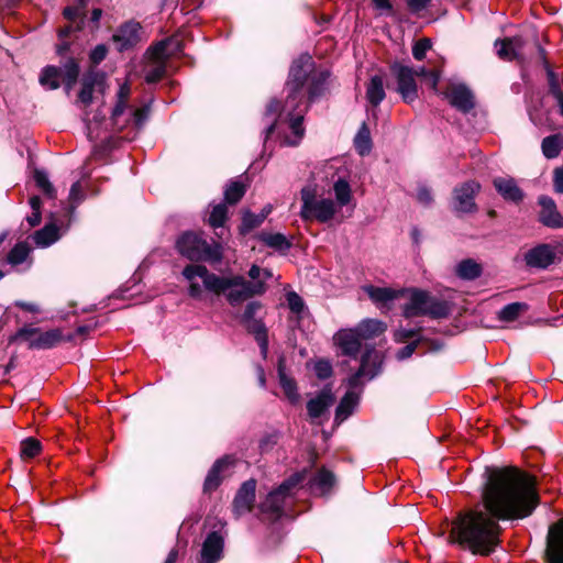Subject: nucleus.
I'll list each match as a JSON object with an SVG mask.
<instances>
[{
	"label": "nucleus",
	"mask_w": 563,
	"mask_h": 563,
	"mask_svg": "<svg viewBox=\"0 0 563 563\" xmlns=\"http://www.w3.org/2000/svg\"><path fill=\"white\" fill-rule=\"evenodd\" d=\"M527 309V306L521 302H514L505 306L499 312V319L503 321H514L522 311Z\"/></svg>",
	"instance_id": "nucleus-43"
},
{
	"label": "nucleus",
	"mask_w": 563,
	"mask_h": 563,
	"mask_svg": "<svg viewBox=\"0 0 563 563\" xmlns=\"http://www.w3.org/2000/svg\"><path fill=\"white\" fill-rule=\"evenodd\" d=\"M417 198L423 205H429L432 200L429 189H427L424 187H422L418 190Z\"/></svg>",
	"instance_id": "nucleus-62"
},
{
	"label": "nucleus",
	"mask_w": 563,
	"mask_h": 563,
	"mask_svg": "<svg viewBox=\"0 0 563 563\" xmlns=\"http://www.w3.org/2000/svg\"><path fill=\"white\" fill-rule=\"evenodd\" d=\"M42 445L38 440L27 438L21 442L20 453L22 459H33L41 452Z\"/></svg>",
	"instance_id": "nucleus-39"
},
{
	"label": "nucleus",
	"mask_w": 563,
	"mask_h": 563,
	"mask_svg": "<svg viewBox=\"0 0 563 563\" xmlns=\"http://www.w3.org/2000/svg\"><path fill=\"white\" fill-rule=\"evenodd\" d=\"M385 330L386 324L384 322L376 319H365L355 328L339 330L333 340L344 355L355 357L364 341L380 335Z\"/></svg>",
	"instance_id": "nucleus-5"
},
{
	"label": "nucleus",
	"mask_w": 563,
	"mask_h": 563,
	"mask_svg": "<svg viewBox=\"0 0 563 563\" xmlns=\"http://www.w3.org/2000/svg\"><path fill=\"white\" fill-rule=\"evenodd\" d=\"M30 249L25 243H18L8 254V262L11 265H19L22 264L27 255H29Z\"/></svg>",
	"instance_id": "nucleus-44"
},
{
	"label": "nucleus",
	"mask_w": 563,
	"mask_h": 563,
	"mask_svg": "<svg viewBox=\"0 0 563 563\" xmlns=\"http://www.w3.org/2000/svg\"><path fill=\"white\" fill-rule=\"evenodd\" d=\"M416 347H417V342L407 344L406 346H404L402 349H400L397 352V358L401 361V360H406V358L410 357L412 355V353L415 352Z\"/></svg>",
	"instance_id": "nucleus-58"
},
{
	"label": "nucleus",
	"mask_w": 563,
	"mask_h": 563,
	"mask_svg": "<svg viewBox=\"0 0 563 563\" xmlns=\"http://www.w3.org/2000/svg\"><path fill=\"white\" fill-rule=\"evenodd\" d=\"M280 111V104L277 100H272L267 108H266V112H265V118L268 119V126L266 129V136L265 139H267L275 130L276 125H277V122H271L273 120V117L276 115L278 112Z\"/></svg>",
	"instance_id": "nucleus-48"
},
{
	"label": "nucleus",
	"mask_w": 563,
	"mask_h": 563,
	"mask_svg": "<svg viewBox=\"0 0 563 563\" xmlns=\"http://www.w3.org/2000/svg\"><path fill=\"white\" fill-rule=\"evenodd\" d=\"M261 308L258 302H250L244 310L243 320L246 323L247 329L254 333L255 339L261 346L262 354L265 356L267 353L268 341L265 325L254 319L256 311Z\"/></svg>",
	"instance_id": "nucleus-17"
},
{
	"label": "nucleus",
	"mask_w": 563,
	"mask_h": 563,
	"mask_svg": "<svg viewBox=\"0 0 563 563\" xmlns=\"http://www.w3.org/2000/svg\"><path fill=\"white\" fill-rule=\"evenodd\" d=\"M34 180L36 183V186L48 197L54 198L55 197V189L52 186L51 181L48 180L47 175L42 170H36L34 173Z\"/></svg>",
	"instance_id": "nucleus-46"
},
{
	"label": "nucleus",
	"mask_w": 563,
	"mask_h": 563,
	"mask_svg": "<svg viewBox=\"0 0 563 563\" xmlns=\"http://www.w3.org/2000/svg\"><path fill=\"white\" fill-rule=\"evenodd\" d=\"M181 51V44L177 37H170L158 42L147 51V65L144 69V78L148 84L161 80L166 74L167 59Z\"/></svg>",
	"instance_id": "nucleus-8"
},
{
	"label": "nucleus",
	"mask_w": 563,
	"mask_h": 563,
	"mask_svg": "<svg viewBox=\"0 0 563 563\" xmlns=\"http://www.w3.org/2000/svg\"><path fill=\"white\" fill-rule=\"evenodd\" d=\"M545 69H547V74H548L550 91L553 95V97L556 98V97L561 96V93H563L561 90L560 82L558 80L555 73L550 68V66L547 62H545Z\"/></svg>",
	"instance_id": "nucleus-51"
},
{
	"label": "nucleus",
	"mask_w": 563,
	"mask_h": 563,
	"mask_svg": "<svg viewBox=\"0 0 563 563\" xmlns=\"http://www.w3.org/2000/svg\"><path fill=\"white\" fill-rule=\"evenodd\" d=\"M256 482L254 479L246 481L238 490L233 500V512L236 517H241L250 512L255 501Z\"/></svg>",
	"instance_id": "nucleus-19"
},
{
	"label": "nucleus",
	"mask_w": 563,
	"mask_h": 563,
	"mask_svg": "<svg viewBox=\"0 0 563 563\" xmlns=\"http://www.w3.org/2000/svg\"><path fill=\"white\" fill-rule=\"evenodd\" d=\"M225 465H228L227 459H221L214 463V465L209 471V473L206 477L205 490H209V492L213 490L220 485L221 478L219 476V473Z\"/></svg>",
	"instance_id": "nucleus-37"
},
{
	"label": "nucleus",
	"mask_w": 563,
	"mask_h": 563,
	"mask_svg": "<svg viewBox=\"0 0 563 563\" xmlns=\"http://www.w3.org/2000/svg\"><path fill=\"white\" fill-rule=\"evenodd\" d=\"M432 43L429 38H421L417 41L412 47V55L417 60H422L427 52L431 48Z\"/></svg>",
	"instance_id": "nucleus-49"
},
{
	"label": "nucleus",
	"mask_w": 563,
	"mask_h": 563,
	"mask_svg": "<svg viewBox=\"0 0 563 563\" xmlns=\"http://www.w3.org/2000/svg\"><path fill=\"white\" fill-rule=\"evenodd\" d=\"M354 145L360 155L363 156L369 153L372 148V141L371 133L366 123H363L362 126L360 128L354 139Z\"/></svg>",
	"instance_id": "nucleus-35"
},
{
	"label": "nucleus",
	"mask_w": 563,
	"mask_h": 563,
	"mask_svg": "<svg viewBox=\"0 0 563 563\" xmlns=\"http://www.w3.org/2000/svg\"><path fill=\"white\" fill-rule=\"evenodd\" d=\"M137 24L129 23L122 26L118 33L113 36L115 41H123L120 49H124L128 46L132 45L137 37Z\"/></svg>",
	"instance_id": "nucleus-33"
},
{
	"label": "nucleus",
	"mask_w": 563,
	"mask_h": 563,
	"mask_svg": "<svg viewBox=\"0 0 563 563\" xmlns=\"http://www.w3.org/2000/svg\"><path fill=\"white\" fill-rule=\"evenodd\" d=\"M19 336L30 341L31 347L49 349L62 341L63 334L57 329L40 332L35 328H23L19 331Z\"/></svg>",
	"instance_id": "nucleus-15"
},
{
	"label": "nucleus",
	"mask_w": 563,
	"mask_h": 563,
	"mask_svg": "<svg viewBox=\"0 0 563 563\" xmlns=\"http://www.w3.org/2000/svg\"><path fill=\"white\" fill-rule=\"evenodd\" d=\"M183 276L189 284V296L195 299H200L205 289L214 295L223 294L231 305H236L265 291L262 282L250 283L242 276H218L202 265H187L183 271Z\"/></svg>",
	"instance_id": "nucleus-2"
},
{
	"label": "nucleus",
	"mask_w": 563,
	"mask_h": 563,
	"mask_svg": "<svg viewBox=\"0 0 563 563\" xmlns=\"http://www.w3.org/2000/svg\"><path fill=\"white\" fill-rule=\"evenodd\" d=\"M481 186L475 181H467L456 187L453 194V208L457 213H470L476 210L475 195Z\"/></svg>",
	"instance_id": "nucleus-13"
},
{
	"label": "nucleus",
	"mask_w": 563,
	"mask_h": 563,
	"mask_svg": "<svg viewBox=\"0 0 563 563\" xmlns=\"http://www.w3.org/2000/svg\"><path fill=\"white\" fill-rule=\"evenodd\" d=\"M245 194V186L239 181H232L224 191L225 201L236 203Z\"/></svg>",
	"instance_id": "nucleus-42"
},
{
	"label": "nucleus",
	"mask_w": 563,
	"mask_h": 563,
	"mask_svg": "<svg viewBox=\"0 0 563 563\" xmlns=\"http://www.w3.org/2000/svg\"><path fill=\"white\" fill-rule=\"evenodd\" d=\"M84 194H82V186L80 181H76L73 184L70 191H69V200L73 203H78L82 200Z\"/></svg>",
	"instance_id": "nucleus-54"
},
{
	"label": "nucleus",
	"mask_w": 563,
	"mask_h": 563,
	"mask_svg": "<svg viewBox=\"0 0 563 563\" xmlns=\"http://www.w3.org/2000/svg\"><path fill=\"white\" fill-rule=\"evenodd\" d=\"M260 240L277 251H287L290 247V242L282 233H261Z\"/></svg>",
	"instance_id": "nucleus-34"
},
{
	"label": "nucleus",
	"mask_w": 563,
	"mask_h": 563,
	"mask_svg": "<svg viewBox=\"0 0 563 563\" xmlns=\"http://www.w3.org/2000/svg\"><path fill=\"white\" fill-rule=\"evenodd\" d=\"M278 376H279V384H280L286 397L289 399V401H291V402L298 401L299 395L297 391L296 382L286 375L282 361L278 364Z\"/></svg>",
	"instance_id": "nucleus-30"
},
{
	"label": "nucleus",
	"mask_w": 563,
	"mask_h": 563,
	"mask_svg": "<svg viewBox=\"0 0 563 563\" xmlns=\"http://www.w3.org/2000/svg\"><path fill=\"white\" fill-rule=\"evenodd\" d=\"M481 504L452 521L449 541L474 555H489L500 542L499 520L529 517L539 504L534 477L517 467H487Z\"/></svg>",
	"instance_id": "nucleus-1"
},
{
	"label": "nucleus",
	"mask_w": 563,
	"mask_h": 563,
	"mask_svg": "<svg viewBox=\"0 0 563 563\" xmlns=\"http://www.w3.org/2000/svg\"><path fill=\"white\" fill-rule=\"evenodd\" d=\"M497 192L506 200L512 203L522 201L525 194L511 177H497L493 181Z\"/></svg>",
	"instance_id": "nucleus-22"
},
{
	"label": "nucleus",
	"mask_w": 563,
	"mask_h": 563,
	"mask_svg": "<svg viewBox=\"0 0 563 563\" xmlns=\"http://www.w3.org/2000/svg\"><path fill=\"white\" fill-rule=\"evenodd\" d=\"M252 283L262 282L265 286V280L272 277V273L267 269H261L257 265H253L249 272Z\"/></svg>",
	"instance_id": "nucleus-52"
},
{
	"label": "nucleus",
	"mask_w": 563,
	"mask_h": 563,
	"mask_svg": "<svg viewBox=\"0 0 563 563\" xmlns=\"http://www.w3.org/2000/svg\"><path fill=\"white\" fill-rule=\"evenodd\" d=\"M303 476L295 474L285 481L276 490L268 494L266 500L261 504L263 514L268 515L272 519L282 516L284 507L294 495V489L301 483Z\"/></svg>",
	"instance_id": "nucleus-12"
},
{
	"label": "nucleus",
	"mask_w": 563,
	"mask_h": 563,
	"mask_svg": "<svg viewBox=\"0 0 563 563\" xmlns=\"http://www.w3.org/2000/svg\"><path fill=\"white\" fill-rule=\"evenodd\" d=\"M60 70L55 66H46L40 76L42 86L49 89H57L59 87Z\"/></svg>",
	"instance_id": "nucleus-36"
},
{
	"label": "nucleus",
	"mask_w": 563,
	"mask_h": 563,
	"mask_svg": "<svg viewBox=\"0 0 563 563\" xmlns=\"http://www.w3.org/2000/svg\"><path fill=\"white\" fill-rule=\"evenodd\" d=\"M227 216V206L223 203H219L212 208L208 222L213 229L222 228L223 224L225 223Z\"/></svg>",
	"instance_id": "nucleus-40"
},
{
	"label": "nucleus",
	"mask_w": 563,
	"mask_h": 563,
	"mask_svg": "<svg viewBox=\"0 0 563 563\" xmlns=\"http://www.w3.org/2000/svg\"><path fill=\"white\" fill-rule=\"evenodd\" d=\"M335 483V477L332 472L322 468L320 470L312 479V487L320 492V494H325L330 492Z\"/></svg>",
	"instance_id": "nucleus-31"
},
{
	"label": "nucleus",
	"mask_w": 563,
	"mask_h": 563,
	"mask_svg": "<svg viewBox=\"0 0 563 563\" xmlns=\"http://www.w3.org/2000/svg\"><path fill=\"white\" fill-rule=\"evenodd\" d=\"M362 290L368 296L372 302L380 310H389L391 303L400 299L404 291L391 287H378L374 285H364Z\"/></svg>",
	"instance_id": "nucleus-16"
},
{
	"label": "nucleus",
	"mask_w": 563,
	"mask_h": 563,
	"mask_svg": "<svg viewBox=\"0 0 563 563\" xmlns=\"http://www.w3.org/2000/svg\"><path fill=\"white\" fill-rule=\"evenodd\" d=\"M222 550L223 539L218 532H211L202 544V561L205 563H216L221 558Z\"/></svg>",
	"instance_id": "nucleus-25"
},
{
	"label": "nucleus",
	"mask_w": 563,
	"mask_h": 563,
	"mask_svg": "<svg viewBox=\"0 0 563 563\" xmlns=\"http://www.w3.org/2000/svg\"><path fill=\"white\" fill-rule=\"evenodd\" d=\"M481 273V265L473 260H464L456 266V274L463 279H475Z\"/></svg>",
	"instance_id": "nucleus-32"
},
{
	"label": "nucleus",
	"mask_w": 563,
	"mask_h": 563,
	"mask_svg": "<svg viewBox=\"0 0 563 563\" xmlns=\"http://www.w3.org/2000/svg\"><path fill=\"white\" fill-rule=\"evenodd\" d=\"M366 97L369 103L378 106L385 98L384 82L380 76H373L366 88Z\"/></svg>",
	"instance_id": "nucleus-28"
},
{
	"label": "nucleus",
	"mask_w": 563,
	"mask_h": 563,
	"mask_svg": "<svg viewBox=\"0 0 563 563\" xmlns=\"http://www.w3.org/2000/svg\"><path fill=\"white\" fill-rule=\"evenodd\" d=\"M450 103L456 109L467 112L474 107L472 92L464 85H453L445 92Z\"/></svg>",
	"instance_id": "nucleus-23"
},
{
	"label": "nucleus",
	"mask_w": 563,
	"mask_h": 563,
	"mask_svg": "<svg viewBox=\"0 0 563 563\" xmlns=\"http://www.w3.org/2000/svg\"><path fill=\"white\" fill-rule=\"evenodd\" d=\"M59 70L60 79L63 80L65 89L67 92H69L77 81L79 75V66L75 59L70 58L63 65L62 68H59Z\"/></svg>",
	"instance_id": "nucleus-27"
},
{
	"label": "nucleus",
	"mask_w": 563,
	"mask_h": 563,
	"mask_svg": "<svg viewBox=\"0 0 563 563\" xmlns=\"http://www.w3.org/2000/svg\"><path fill=\"white\" fill-rule=\"evenodd\" d=\"M375 10L379 12V14H391L393 5L389 0H371Z\"/></svg>",
	"instance_id": "nucleus-55"
},
{
	"label": "nucleus",
	"mask_w": 563,
	"mask_h": 563,
	"mask_svg": "<svg viewBox=\"0 0 563 563\" xmlns=\"http://www.w3.org/2000/svg\"><path fill=\"white\" fill-rule=\"evenodd\" d=\"M418 335V331L415 329H398L395 332V340L398 342H405L406 340L416 338Z\"/></svg>",
	"instance_id": "nucleus-56"
},
{
	"label": "nucleus",
	"mask_w": 563,
	"mask_h": 563,
	"mask_svg": "<svg viewBox=\"0 0 563 563\" xmlns=\"http://www.w3.org/2000/svg\"><path fill=\"white\" fill-rule=\"evenodd\" d=\"M16 306L23 310H26V311H30L33 313L38 312V307L35 303L19 301V302H16Z\"/></svg>",
	"instance_id": "nucleus-63"
},
{
	"label": "nucleus",
	"mask_w": 563,
	"mask_h": 563,
	"mask_svg": "<svg viewBox=\"0 0 563 563\" xmlns=\"http://www.w3.org/2000/svg\"><path fill=\"white\" fill-rule=\"evenodd\" d=\"M541 150L548 159L556 158L563 151V134L555 133L542 140Z\"/></svg>",
	"instance_id": "nucleus-26"
},
{
	"label": "nucleus",
	"mask_w": 563,
	"mask_h": 563,
	"mask_svg": "<svg viewBox=\"0 0 563 563\" xmlns=\"http://www.w3.org/2000/svg\"><path fill=\"white\" fill-rule=\"evenodd\" d=\"M400 299H406L402 313L406 318L431 316L442 318L448 316L450 309L445 301L431 297L427 291L417 288H401Z\"/></svg>",
	"instance_id": "nucleus-6"
},
{
	"label": "nucleus",
	"mask_w": 563,
	"mask_h": 563,
	"mask_svg": "<svg viewBox=\"0 0 563 563\" xmlns=\"http://www.w3.org/2000/svg\"><path fill=\"white\" fill-rule=\"evenodd\" d=\"M334 395L330 387L323 388L316 397L307 402V411L309 417L314 420L322 417L327 410L333 405Z\"/></svg>",
	"instance_id": "nucleus-21"
},
{
	"label": "nucleus",
	"mask_w": 563,
	"mask_h": 563,
	"mask_svg": "<svg viewBox=\"0 0 563 563\" xmlns=\"http://www.w3.org/2000/svg\"><path fill=\"white\" fill-rule=\"evenodd\" d=\"M333 189H334L336 201L341 207L345 206L350 202L351 187L346 180L339 179L338 181H335Z\"/></svg>",
	"instance_id": "nucleus-41"
},
{
	"label": "nucleus",
	"mask_w": 563,
	"mask_h": 563,
	"mask_svg": "<svg viewBox=\"0 0 563 563\" xmlns=\"http://www.w3.org/2000/svg\"><path fill=\"white\" fill-rule=\"evenodd\" d=\"M178 252L191 261L217 262L221 258L219 244L211 245L199 234L186 232L176 242Z\"/></svg>",
	"instance_id": "nucleus-9"
},
{
	"label": "nucleus",
	"mask_w": 563,
	"mask_h": 563,
	"mask_svg": "<svg viewBox=\"0 0 563 563\" xmlns=\"http://www.w3.org/2000/svg\"><path fill=\"white\" fill-rule=\"evenodd\" d=\"M107 55V49L104 46H97L91 53V59L93 63H100Z\"/></svg>",
	"instance_id": "nucleus-60"
},
{
	"label": "nucleus",
	"mask_w": 563,
	"mask_h": 563,
	"mask_svg": "<svg viewBox=\"0 0 563 563\" xmlns=\"http://www.w3.org/2000/svg\"><path fill=\"white\" fill-rule=\"evenodd\" d=\"M177 559H178V551L174 549L168 553L165 563H176Z\"/></svg>",
	"instance_id": "nucleus-64"
},
{
	"label": "nucleus",
	"mask_w": 563,
	"mask_h": 563,
	"mask_svg": "<svg viewBox=\"0 0 563 563\" xmlns=\"http://www.w3.org/2000/svg\"><path fill=\"white\" fill-rule=\"evenodd\" d=\"M57 239V229L54 225H45L34 234V242L40 246H48Z\"/></svg>",
	"instance_id": "nucleus-38"
},
{
	"label": "nucleus",
	"mask_w": 563,
	"mask_h": 563,
	"mask_svg": "<svg viewBox=\"0 0 563 563\" xmlns=\"http://www.w3.org/2000/svg\"><path fill=\"white\" fill-rule=\"evenodd\" d=\"M382 367V355L374 347L366 349L362 355L361 365L356 373L351 375L346 383L349 390L341 399L336 410L334 421L341 423L346 420L356 408L360 400L361 386L364 379L374 378Z\"/></svg>",
	"instance_id": "nucleus-4"
},
{
	"label": "nucleus",
	"mask_w": 563,
	"mask_h": 563,
	"mask_svg": "<svg viewBox=\"0 0 563 563\" xmlns=\"http://www.w3.org/2000/svg\"><path fill=\"white\" fill-rule=\"evenodd\" d=\"M313 369H314L316 375L321 379H325V378L330 377L332 374L331 364L324 360H320V361L316 362Z\"/></svg>",
	"instance_id": "nucleus-53"
},
{
	"label": "nucleus",
	"mask_w": 563,
	"mask_h": 563,
	"mask_svg": "<svg viewBox=\"0 0 563 563\" xmlns=\"http://www.w3.org/2000/svg\"><path fill=\"white\" fill-rule=\"evenodd\" d=\"M553 186L554 190L563 194V167H556L553 172Z\"/></svg>",
	"instance_id": "nucleus-57"
},
{
	"label": "nucleus",
	"mask_w": 563,
	"mask_h": 563,
	"mask_svg": "<svg viewBox=\"0 0 563 563\" xmlns=\"http://www.w3.org/2000/svg\"><path fill=\"white\" fill-rule=\"evenodd\" d=\"M522 47L523 40L520 36L505 37L495 42L498 57L508 62L517 59Z\"/></svg>",
	"instance_id": "nucleus-24"
},
{
	"label": "nucleus",
	"mask_w": 563,
	"mask_h": 563,
	"mask_svg": "<svg viewBox=\"0 0 563 563\" xmlns=\"http://www.w3.org/2000/svg\"><path fill=\"white\" fill-rule=\"evenodd\" d=\"M431 0H407L408 7L412 11H421L430 3Z\"/></svg>",
	"instance_id": "nucleus-61"
},
{
	"label": "nucleus",
	"mask_w": 563,
	"mask_h": 563,
	"mask_svg": "<svg viewBox=\"0 0 563 563\" xmlns=\"http://www.w3.org/2000/svg\"><path fill=\"white\" fill-rule=\"evenodd\" d=\"M545 560L547 563H563V518L549 528Z\"/></svg>",
	"instance_id": "nucleus-14"
},
{
	"label": "nucleus",
	"mask_w": 563,
	"mask_h": 563,
	"mask_svg": "<svg viewBox=\"0 0 563 563\" xmlns=\"http://www.w3.org/2000/svg\"><path fill=\"white\" fill-rule=\"evenodd\" d=\"M539 205L541 207L540 221L549 228L559 229L563 228V217L558 211L554 200L548 196H541L539 198Z\"/></svg>",
	"instance_id": "nucleus-20"
},
{
	"label": "nucleus",
	"mask_w": 563,
	"mask_h": 563,
	"mask_svg": "<svg viewBox=\"0 0 563 563\" xmlns=\"http://www.w3.org/2000/svg\"><path fill=\"white\" fill-rule=\"evenodd\" d=\"M393 74L397 78V91L400 93L402 100L407 103H411L418 97V88L416 84V77H426L429 86L437 90V86L440 79V75L435 70H427L424 67H420L413 70L411 67L395 64L391 67Z\"/></svg>",
	"instance_id": "nucleus-7"
},
{
	"label": "nucleus",
	"mask_w": 563,
	"mask_h": 563,
	"mask_svg": "<svg viewBox=\"0 0 563 563\" xmlns=\"http://www.w3.org/2000/svg\"><path fill=\"white\" fill-rule=\"evenodd\" d=\"M41 198L37 196H33L30 199V206L32 209V213L27 216L26 221L30 227H36L41 222Z\"/></svg>",
	"instance_id": "nucleus-47"
},
{
	"label": "nucleus",
	"mask_w": 563,
	"mask_h": 563,
	"mask_svg": "<svg viewBox=\"0 0 563 563\" xmlns=\"http://www.w3.org/2000/svg\"><path fill=\"white\" fill-rule=\"evenodd\" d=\"M287 303L289 309L296 313L299 314L302 312L305 308V303L302 298L295 291H289L286 295Z\"/></svg>",
	"instance_id": "nucleus-50"
},
{
	"label": "nucleus",
	"mask_w": 563,
	"mask_h": 563,
	"mask_svg": "<svg viewBox=\"0 0 563 563\" xmlns=\"http://www.w3.org/2000/svg\"><path fill=\"white\" fill-rule=\"evenodd\" d=\"M302 207L300 216L303 220H318L327 222L331 220L336 211L333 200L328 198L317 199L314 189L305 187L301 190Z\"/></svg>",
	"instance_id": "nucleus-10"
},
{
	"label": "nucleus",
	"mask_w": 563,
	"mask_h": 563,
	"mask_svg": "<svg viewBox=\"0 0 563 563\" xmlns=\"http://www.w3.org/2000/svg\"><path fill=\"white\" fill-rule=\"evenodd\" d=\"M556 260V250L550 244H539L525 254L527 266L532 268H548Z\"/></svg>",
	"instance_id": "nucleus-18"
},
{
	"label": "nucleus",
	"mask_w": 563,
	"mask_h": 563,
	"mask_svg": "<svg viewBox=\"0 0 563 563\" xmlns=\"http://www.w3.org/2000/svg\"><path fill=\"white\" fill-rule=\"evenodd\" d=\"M101 82L102 79L98 74H89L85 76L82 80V87L78 96L79 101L85 106L89 104L92 100L95 87L97 85H101Z\"/></svg>",
	"instance_id": "nucleus-29"
},
{
	"label": "nucleus",
	"mask_w": 563,
	"mask_h": 563,
	"mask_svg": "<svg viewBox=\"0 0 563 563\" xmlns=\"http://www.w3.org/2000/svg\"><path fill=\"white\" fill-rule=\"evenodd\" d=\"M131 88L128 82L120 86L117 93V103L112 110V121L118 129H122L128 125L131 121L136 125L141 126L145 120L146 113L144 109L137 108L132 109L128 106L130 98Z\"/></svg>",
	"instance_id": "nucleus-11"
},
{
	"label": "nucleus",
	"mask_w": 563,
	"mask_h": 563,
	"mask_svg": "<svg viewBox=\"0 0 563 563\" xmlns=\"http://www.w3.org/2000/svg\"><path fill=\"white\" fill-rule=\"evenodd\" d=\"M84 9L85 7H80V8H73V7H67L65 8L64 10V16L67 19V20H75L77 16H79L80 14H84Z\"/></svg>",
	"instance_id": "nucleus-59"
},
{
	"label": "nucleus",
	"mask_w": 563,
	"mask_h": 563,
	"mask_svg": "<svg viewBox=\"0 0 563 563\" xmlns=\"http://www.w3.org/2000/svg\"><path fill=\"white\" fill-rule=\"evenodd\" d=\"M311 70L312 60L308 55L300 56L297 60L294 62L290 68L289 80L287 82L289 95L286 99L284 111H288V128L291 132V135H286L282 140V144L296 146L299 144L303 136L305 129L302 126V110L300 109L297 111V109L305 102L302 87L306 84L307 77Z\"/></svg>",
	"instance_id": "nucleus-3"
},
{
	"label": "nucleus",
	"mask_w": 563,
	"mask_h": 563,
	"mask_svg": "<svg viewBox=\"0 0 563 563\" xmlns=\"http://www.w3.org/2000/svg\"><path fill=\"white\" fill-rule=\"evenodd\" d=\"M271 210H272V208L268 206L267 208H265L263 210V212L261 214H253L251 212H246L243 216V221H242L243 229L251 230L255 227H258L264 221L266 216L271 212Z\"/></svg>",
	"instance_id": "nucleus-45"
}]
</instances>
